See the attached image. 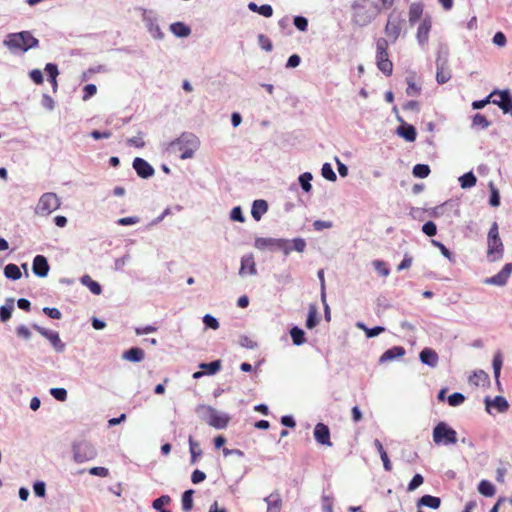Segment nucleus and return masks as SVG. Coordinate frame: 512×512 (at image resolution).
Masks as SVG:
<instances>
[{"label": "nucleus", "instance_id": "2", "mask_svg": "<svg viewBox=\"0 0 512 512\" xmlns=\"http://www.w3.org/2000/svg\"><path fill=\"white\" fill-rule=\"evenodd\" d=\"M4 45L11 52H26L31 48H36L39 45V40L35 38L31 32L22 31L18 33H11L4 40Z\"/></svg>", "mask_w": 512, "mask_h": 512}, {"label": "nucleus", "instance_id": "20", "mask_svg": "<svg viewBox=\"0 0 512 512\" xmlns=\"http://www.w3.org/2000/svg\"><path fill=\"white\" fill-rule=\"evenodd\" d=\"M267 504V512H280L282 507V499L278 492L271 493L264 498Z\"/></svg>", "mask_w": 512, "mask_h": 512}, {"label": "nucleus", "instance_id": "43", "mask_svg": "<svg viewBox=\"0 0 512 512\" xmlns=\"http://www.w3.org/2000/svg\"><path fill=\"white\" fill-rule=\"evenodd\" d=\"M290 335L293 343L297 346L302 345L306 341L304 331L298 327H293L290 330Z\"/></svg>", "mask_w": 512, "mask_h": 512}, {"label": "nucleus", "instance_id": "44", "mask_svg": "<svg viewBox=\"0 0 512 512\" xmlns=\"http://www.w3.org/2000/svg\"><path fill=\"white\" fill-rule=\"evenodd\" d=\"M502 364H503V359H502V355L501 353H496L493 357V362H492V365H493V371H494V376H495V379L496 381L499 383V376H500V371H501V368H502Z\"/></svg>", "mask_w": 512, "mask_h": 512}, {"label": "nucleus", "instance_id": "42", "mask_svg": "<svg viewBox=\"0 0 512 512\" xmlns=\"http://www.w3.org/2000/svg\"><path fill=\"white\" fill-rule=\"evenodd\" d=\"M490 121L481 113H476L472 118V126L486 129L490 126Z\"/></svg>", "mask_w": 512, "mask_h": 512}, {"label": "nucleus", "instance_id": "47", "mask_svg": "<svg viewBox=\"0 0 512 512\" xmlns=\"http://www.w3.org/2000/svg\"><path fill=\"white\" fill-rule=\"evenodd\" d=\"M321 173L322 176L329 181H335L337 179V176L329 163H325L322 166Z\"/></svg>", "mask_w": 512, "mask_h": 512}, {"label": "nucleus", "instance_id": "19", "mask_svg": "<svg viewBox=\"0 0 512 512\" xmlns=\"http://www.w3.org/2000/svg\"><path fill=\"white\" fill-rule=\"evenodd\" d=\"M420 360L422 363L430 366L436 367L439 361L438 354L431 348H424L420 352Z\"/></svg>", "mask_w": 512, "mask_h": 512}, {"label": "nucleus", "instance_id": "24", "mask_svg": "<svg viewBox=\"0 0 512 512\" xmlns=\"http://www.w3.org/2000/svg\"><path fill=\"white\" fill-rule=\"evenodd\" d=\"M405 354V349L401 346H395L386 350L380 357V363L402 357Z\"/></svg>", "mask_w": 512, "mask_h": 512}, {"label": "nucleus", "instance_id": "48", "mask_svg": "<svg viewBox=\"0 0 512 512\" xmlns=\"http://www.w3.org/2000/svg\"><path fill=\"white\" fill-rule=\"evenodd\" d=\"M312 180V175L308 172L303 173L299 177V182L301 184L302 189L305 192H309L312 189V186L310 184V181Z\"/></svg>", "mask_w": 512, "mask_h": 512}, {"label": "nucleus", "instance_id": "58", "mask_svg": "<svg viewBox=\"0 0 512 512\" xmlns=\"http://www.w3.org/2000/svg\"><path fill=\"white\" fill-rule=\"evenodd\" d=\"M45 71L48 74V80H54V78H57L59 71L55 64L48 63L45 67Z\"/></svg>", "mask_w": 512, "mask_h": 512}, {"label": "nucleus", "instance_id": "51", "mask_svg": "<svg viewBox=\"0 0 512 512\" xmlns=\"http://www.w3.org/2000/svg\"><path fill=\"white\" fill-rule=\"evenodd\" d=\"M424 482V478L421 474H415L410 483L408 484V491H414Z\"/></svg>", "mask_w": 512, "mask_h": 512}, {"label": "nucleus", "instance_id": "62", "mask_svg": "<svg viewBox=\"0 0 512 512\" xmlns=\"http://www.w3.org/2000/svg\"><path fill=\"white\" fill-rule=\"evenodd\" d=\"M333 226L331 221H323V220H316L313 223V227L316 231H321L324 229H329Z\"/></svg>", "mask_w": 512, "mask_h": 512}, {"label": "nucleus", "instance_id": "37", "mask_svg": "<svg viewBox=\"0 0 512 512\" xmlns=\"http://www.w3.org/2000/svg\"><path fill=\"white\" fill-rule=\"evenodd\" d=\"M317 313L318 311L316 305H310L306 320V327L308 329H313L318 324Z\"/></svg>", "mask_w": 512, "mask_h": 512}, {"label": "nucleus", "instance_id": "25", "mask_svg": "<svg viewBox=\"0 0 512 512\" xmlns=\"http://www.w3.org/2000/svg\"><path fill=\"white\" fill-rule=\"evenodd\" d=\"M144 350L139 347H133L123 353V358L131 362H140L144 359Z\"/></svg>", "mask_w": 512, "mask_h": 512}, {"label": "nucleus", "instance_id": "32", "mask_svg": "<svg viewBox=\"0 0 512 512\" xmlns=\"http://www.w3.org/2000/svg\"><path fill=\"white\" fill-rule=\"evenodd\" d=\"M478 491L480 494L486 497H492L495 495V487L488 480H482L478 485Z\"/></svg>", "mask_w": 512, "mask_h": 512}, {"label": "nucleus", "instance_id": "4", "mask_svg": "<svg viewBox=\"0 0 512 512\" xmlns=\"http://www.w3.org/2000/svg\"><path fill=\"white\" fill-rule=\"evenodd\" d=\"M197 411L201 413V419L211 427L216 429H224L229 424V416L218 412L211 406H199Z\"/></svg>", "mask_w": 512, "mask_h": 512}, {"label": "nucleus", "instance_id": "6", "mask_svg": "<svg viewBox=\"0 0 512 512\" xmlns=\"http://www.w3.org/2000/svg\"><path fill=\"white\" fill-rule=\"evenodd\" d=\"M405 20L402 17V13L393 10L389 15L387 19V23L384 28V32L387 36V38L392 42L395 43L402 31V26L404 24Z\"/></svg>", "mask_w": 512, "mask_h": 512}, {"label": "nucleus", "instance_id": "33", "mask_svg": "<svg viewBox=\"0 0 512 512\" xmlns=\"http://www.w3.org/2000/svg\"><path fill=\"white\" fill-rule=\"evenodd\" d=\"M81 283L87 286L95 295H99L102 291L100 284L94 281L89 275H84L81 278Z\"/></svg>", "mask_w": 512, "mask_h": 512}, {"label": "nucleus", "instance_id": "15", "mask_svg": "<svg viewBox=\"0 0 512 512\" xmlns=\"http://www.w3.org/2000/svg\"><path fill=\"white\" fill-rule=\"evenodd\" d=\"M133 168L137 175L143 179H147L154 175V168L144 159L136 157L133 160Z\"/></svg>", "mask_w": 512, "mask_h": 512}, {"label": "nucleus", "instance_id": "31", "mask_svg": "<svg viewBox=\"0 0 512 512\" xmlns=\"http://www.w3.org/2000/svg\"><path fill=\"white\" fill-rule=\"evenodd\" d=\"M398 134L409 142H413L416 139V130L412 125H402L397 130Z\"/></svg>", "mask_w": 512, "mask_h": 512}, {"label": "nucleus", "instance_id": "28", "mask_svg": "<svg viewBox=\"0 0 512 512\" xmlns=\"http://www.w3.org/2000/svg\"><path fill=\"white\" fill-rule=\"evenodd\" d=\"M469 382L475 386H486L489 384V376L483 370H479L470 376Z\"/></svg>", "mask_w": 512, "mask_h": 512}, {"label": "nucleus", "instance_id": "55", "mask_svg": "<svg viewBox=\"0 0 512 512\" xmlns=\"http://www.w3.org/2000/svg\"><path fill=\"white\" fill-rule=\"evenodd\" d=\"M203 322H204V324H205L207 327H209V328H211V329H213V330H216V329H218V328H219V322H218V320H217L215 317H213V316H211V315H209V314H206V315L203 317Z\"/></svg>", "mask_w": 512, "mask_h": 512}, {"label": "nucleus", "instance_id": "14", "mask_svg": "<svg viewBox=\"0 0 512 512\" xmlns=\"http://www.w3.org/2000/svg\"><path fill=\"white\" fill-rule=\"evenodd\" d=\"M316 442L320 445L332 446L329 427L324 423H317L313 431Z\"/></svg>", "mask_w": 512, "mask_h": 512}, {"label": "nucleus", "instance_id": "38", "mask_svg": "<svg viewBox=\"0 0 512 512\" xmlns=\"http://www.w3.org/2000/svg\"><path fill=\"white\" fill-rule=\"evenodd\" d=\"M189 447L191 453V463L194 464L197 462V459L201 456L202 451L200 449L199 443L196 442L192 436L189 437Z\"/></svg>", "mask_w": 512, "mask_h": 512}, {"label": "nucleus", "instance_id": "35", "mask_svg": "<svg viewBox=\"0 0 512 512\" xmlns=\"http://www.w3.org/2000/svg\"><path fill=\"white\" fill-rule=\"evenodd\" d=\"M4 274L7 278L12 280H18L21 278V271L16 264L10 263L5 266Z\"/></svg>", "mask_w": 512, "mask_h": 512}, {"label": "nucleus", "instance_id": "22", "mask_svg": "<svg viewBox=\"0 0 512 512\" xmlns=\"http://www.w3.org/2000/svg\"><path fill=\"white\" fill-rule=\"evenodd\" d=\"M267 210L268 204L265 200H255L252 204L251 215L256 221H259Z\"/></svg>", "mask_w": 512, "mask_h": 512}, {"label": "nucleus", "instance_id": "59", "mask_svg": "<svg viewBox=\"0 0 512 512\" xmlns=\"http://www.w3.org/2000/svg\"><path fill=\"white\" fill-rule=\"evenodd\" d=\"M294 25L300 30V31H306L308 27V21L305 17L302 16H296L294 18Z\"/></svg>", "mask_w": 512, "mask_h": 512}, {"label": "nucleus", "instance_id": "50", "mask_svg": "<svg viewBox=\"0 0 512 512\" xmlns=\"http://www.w3.org/2000/svg\"><path fill=\"white\" fill-rule=\"evenodd\" d=\"M171 501V498L170 496L168 495H163L157 499H155L153 501V504H152V507L155 509V510H163L162 507L166 504H169Z\"/></svg>", "mask_w": 512, "mask_h": 512}, {"label": "nucleus", "instance_id": "49", "mask_svg": "<svg viewBox=\"0 0 512 512\" xmlns=\"http://www.w3.org/2000/svg\"><path fill=\"white\" fill-rule=\"evenodd\" d=\"M464 401H465L464 395L461 393H458V392L453 393L452 395H450L448 397V403L450 406H453V407L461 405Z\"/></svg>", "mask_w": 512, "mask_h": 512}, {"label": "nucleus", "instance_id": "16", "mask_svg": "<svg viewBox=\"0 0 512 512\" xmlns=\"http://www.w3.org/2000/svg\"><path fill=\"white\" fill-rule=\"evenodd\" d=\"M372 21V16L368 14L364 6L353 5V22L358 26H366Z\"/></svg>", "mask_w": 512, "mask_h": 512}, {"label": "nucleus", "instance_id": "11", "mask_svg": "<svg viewBox=\"0 0 512 512\" xmlns=\"http://www.w3.org/2000/svg\"><path fill=\"white\" fill-rule=\"evenodd\" d=\"M491 103L497 105L504 114H510L512 116V96L509 91L494 90L490 93Z\"/></svg>", "mask_w": 512, "mask_h": 512}, {"label": "nucleus", "instance_id": "12", "mask_svg": "<svg viewBox=\"0 0 512 512\" xmlns=\"http://www.w3.org/2000/svg\"><path fill=\"white\" fill-rule=\"evenodd\" d=\"M32 327L34 330H36L40 335L45 337L51 343L52 347L56 352L62 353L65 350V344L60 339L59 333L57 331H50L37 324H33Z\"/></svg>", "mask_w": 512, "mask_h": 512}, {"label": "nucleus", "instance_id": "41", "mask_svg": "<svg viewBox=\"0 0 512 512\" xmlns=\"http://www.w3.org/2000/svg\"><path fill=\"white\" fill-rule=\"evenodd\" d=\"M460 185L462 188H471L475 186L477 182L476 176L472 172L465 173L459 178Z\"/></svg>", "mask_w": 512, "mask_h": 512}, {"label": "nucleus", "instance_id": "60", "mask_svg": "<svg viewBox=\"0 0 512 512\" xmlns=\"http://www.w3.org/2000/svg\"><path fill=\"white\" fill-rule=\"evenodd\" d=\"M230 217L234 221H238V222H244L245 221V218L243 216L242 210H241V208L239 206L234 207L231 210Z\"/></svg>", "mask_w": 512, "mask_h": 512}, {"label": "nucleus", "instance_id": "39", "mask_svg": "<svg viewBox=\"0 0 512 512\" xmlns=\"http://www.w3.org/2000/svg\"><path fill=\"white\" fill-rule=\"evenodd\" d=\"M193 490H187L182 495V509L184 512H189L193 508Z\"/></svg>", "mask_w": 512, "mask_h": 512}, {"label": "nucleus", "instance_id": "40", "mask_svg": "<svg viewBox=\"0 0 512 512\" xmlns=\"http://www.w3.org/2000/svg\"><path fill=\"white\" fill-rule=\"evenodd\" d=\"M9 304L0 307V320L6 322L11 318L12 311L14 309V300L9 299Z\"/></svg>", "mask_w": 512, "mask_h": 512}, {"label": "nucleus", "instance_id": "29", "mask_svg": "<svg viewBox=\"0 0 512 512\" xmlns=\"http://www.w3.org/2000/svg\"><path fill=\"white\" fill-rule=\"evenodd\" d=\"M440 504V498L431 495H424L418 500L417 506H426L432 509H437L439 508Z\"/></svg>", "mask_w": 512, "mask_h": 512}, {"label": "nucleus", "instance_id": "5", "mask_svg": "<svg viewBox=\"0 0 512 512\" xmlns=\"http://www.w3.org/2000/svg\"><path fill=\"white\" fill-rule=\"evenodd\" d=\"M389 43L385 38H379L376 41V62L378 69L386 76H390L393 72V63L389 59L388 54Z\"/></svg>", "mask_w": 512, "mask_h": 512}, {"label": "nucleus", "instance_id": "7", "mask_svg": "<svg viewBox=\"0 0 512 512\" xmlns=\"http://www.w3.org/2000/svg\"><path fill=\"white\" fill-rule=\"evenodd\" d=\"M433 441L438 445L456 444L457 432L449 427L445 422H440L433 430Z\"/></svg>", "mask_w": 512, "mask_h": 512}, {"label": "nucleus", "instance_id": "10", "mask_svg": "<svg viewBox=\"0 0 512 512\" xmlns=\"http://www.w3.org/2000/svg\"><path fill=\"white\" fill-rule=\"evenodd\" d=\"M74 460L78 463H83L94 459L97 456V451L94 446L87 441H80L73 445Z\"/></svg>", "mask_w": 512, "mask_h": 512}, {"label": "nucleus", "instance_id": "27", "mask_svg": "<svg viewBox=\"0 0 512 512\" xmlns=\"http://www.w3.org/2000/svg\"><path fill=\"white\" fill-rule=\"evenodd\" d=\"M451 78V72L446 67L445 63H439L437 61V73H436V80L439 84H444L448 82Z\"/></svg>", "mask_w": 512, "mask_h": 512}, {"label": "nucleus", "instance_id": "9", "mask_svg": "<svg viewBox=\"0 0 512 512\" xmlns=\"http://www.w3.org/2000/svg\"><path fill=\"white\" fill-rule=\"evenodd\" d=\"M60 207V200L55 193H44L36 206V213L40 215H49Z\"/></svg>", "mask_w": 512, "mask_h": 512}, {"label": "nucleus", "instance_id": "36", "mask_svg": "<svg viewBox=\"0 0 512 512\" xmlns=\"http://www.w3.org/2000/svg\"><path fill=\"white\" fill-rule=\"evenodd\" d=\"M199 367L204 370V374L214 375L221 369V361L216 360L210 363H201Z\"/></svg>", "mask_w": 512, "mask_h": 512}, {"label": "nucleus", "instance_id": "52", "mask_svg": "<svg viewBox=\"0 0 512 512\" xmlns=\"http://www.w3.org/2000/svg\"><path fill=\"white\" fill-rule=\"evenodd\" d=\"M50 393L56 400L65 401L67 399V391L64 388H52Z\"/></svg>", "mask_w": 512, "mask_h": 512}, {"label": "nucleus", "instance_id": "8", "mask_svg": "<svg viewBox=\"0 0 512 512\" xmlns=\"http://www.w3.org/2000/svg\"><path fill=\"white\" fill-rule=\"evenodd\" d=\"M254 246L258 250L279 249L285 255L292 251V248L288 246V240L285 239L258 237L255 239Z\"/></svg>", "mask_w": 512, "mask_h": 512}, {"label": "nucleus", "instance_id": "3", "mask_svg": "<svg viewBox=\"0 0 512 512\" xmlns=\"http://www.w3.org/2000/svg\"><path fill=\"white\" fill-rule=\"evenodd\" d=\"M504 255V245L499 236V227L497 222H493L487 235V258L490 262L502 259Z\"/></svg>", "mask_w": 512, "mask_h": 512}, {"label": "nucleus", "instance_id": "30", "mask_svg": "<svg viewBox=\"0 0 512 512\" xmlns=\"http://www.w3.org/2000/svg\"><path fill=\"white\" fill-rule=\"evenodd\" d=\"M170 30L177 37H187L191 33V29L183 22H175L171 24Z\"/></svg>", "mask_w": 512, "mask_h": 512}, {"label": "nucleus", "instance_id": "46", "mask_svg": "<svg viewBox=\"0 0 512 512\" xmlns=\"http://www.w3.org/2000/svg\"><path fill=\"white\" fill-rule=\"evenodd\" d=\"M406 94L408 96H418L421 93V87L418 86L412 77L407 78Z\"/></svg>", "mask_w": 512, "mask_h": 512}, {"label": "nucleus", "instance_id": "34", "mask_svg": "<svg viewBox=\"0 0 512 512\" xmlns=\"http://www.w3.org/2000/svg\"><path fill=\"white\" fill-rule=\"evenodd\" d=\"M356 326L363 330L366 334V336L368 338H372V337H375V336H378L379 334H381L382 332L385 331V328L384 327H381V326H376L374 328H368L364 323L362 322H358L356 324Z\"/></svg>", "mask_w": 512, "mask_h": 512}, {"label": "nucleus", "instance_id": "54", "mask_svg": "<svg viewBox=\"0 0 512 512\" xmlns=\"http://www.w3.org/2000/svg\"><path fill=\"white\" fill-rule=\"evenodd\" d=\"M97 92V87L94 84H87L83 88V100H88Z\"/></svg>", "mask_w": 512, "mask_h": 512}, {"label": "nucleus", "instance_id": "18", "mask_svg": "<svg viewBox=\"0 0 512 512\" xmlns=\"http://www.w3.org/2000/svg\"><path fill=\"white\" fill-rule=\"evenodd\" d=\"M431 27L432 23L430 18H425L418 26L416 38L420 45H424L428 42Z\"/></svg>", "mask_w": 512, "mask_h": 512}, {"label": "nucleus", "instance_id": "21", "mask_svg": "<svg viewBox=\"0 0 512 512\" xmlns=\"http://www.w3.org/2000/svg\"><path fill=\"white\" fill-rule=\"evenodd\" d=\"M239 274L240 275L256 274V265H255L254 258L252 255L242 257Z\"/></svg>", "mask_w": 512, "mask_h": 512}, {"label": "nucleus", "instance_id": "61", "mask_svg": "<svg viewBox=\"0 0 512 512\" xmlns=\"http://www.w3.org/2000/svg\"><path fill=\"white\" fill-rule=\"evenodd\" d=\"M89 473L94 476L107 477L109 470L105 467H92L89 469Z\"/></svg>", "mask_w": 512, "mask_h": 512}, {"label": "nucleus", "instance_id": "64", "mask_svg": "<svg viewBox=\"0 0 512 512\" xmlns=\"http://www.w3.org/2000/svg\"><path fill=\"white\" fill-rule=\"evenodd\" d=\"M43 312L52 319H60L62 317L61 312L57 308L44 307Z\"/></svg>", "mask_w": 512, "mask_h": 512}, {"label": "nucleus", "instance_id": "1", "mask_svg": "<svg viewBox=\"0 0 512 512\" xmlns=\"http://www.w3.org/2000/svg\"><path fill=\"white\" fill-rule=\"evenodd\" d=\"M199 145L200 142L197 136L191 133H183L176 141L170 143L169 150L178 154L184 160L192 158Z\"/></svg>", "mask_w": 512, "mask_h": 512}, {"label": "nucleus", "instance_id": "23", "mask_svg": "<svg viewBox=\"0 0 512 512\" xmlns=\"http://www.w3.org/2000/svg\"><path fill=\"white\" fill-rule=\"evenodd\" d=\"M485 404L488 411L491 406L495 407L498 412H506L509 408V404L503 396H496L493 400L486 398Z\"/></svg>", "mask_w": 512, "mask_h": 512}, {"label": "nucleus", "instance_id": "53", "mask_svg": "<svg viewBox=\"0 0 512 512\" xmlns=\"http://www.w3.org/2000/svg\"><path fill=\"white\" fill-rule=\"evenodd\" d=\"M422 231L427 236H434L437 233L436 224L432 221H428L422 226Z\"/></svg>", "mask_w": 512, "mask_h": 512}, {"label": "nucleus", "instance_id": "45", "mask_svg": "<svg viewBox=\"0 0 512 512\" xmlns=\"http://www.w3.org/2000/svg\"><path fill=\"white\" fill-rule=\"evenodd\" d=\"M430 174V167L426 164H417L413 167V175L418 178H426Z\"/></svg>", "mask_w": 512, "mask_h": 512}, {"label": "nucleus", "instance_id": "26", "mask_svg": "<svg viewBox=\"0 0 512 512\" xmlns=\"http://www.w3.org/2000/svg\"><path fill=\"white\" fill-rule=\"evenodd\" d=\"M422 14H423V5L421 3H412L409 6V12H408L409 23L411 25H414L418 20H420V18L422 17Z\"/></svg>", "mask_w": 512, "mask_h": 512}, {"label": "nucleus", "instance_id": "63", "mask_svg": "<svg viewBox=\"0 0 512 512\" xmlns=\"http://www.w3.org/2000/svg\"><path fill=\"white\" fill-rule=\"evenodd\" d=\"M206 479V474L198 469L194 470L191 475V481L194 484H199Z\"/></svg>", "mask_w": 512, "mask_h": 512}, {"label": "nucleus", "instance_id": "56", "mask_svg": "<svg viewBox=\"0 0 512 512\" xmlns=\"http://www.w3.org/2000/svg\"><path fill=\"white\" fill-rule=\"evenodd\" d=\"M258 42L262 49H264L266 51L272 50V47H273L272 42L267 36L260 34L258 36Z\"/></svg>", "mask_w": 512, "mask_h": 512}, {"label": "nucleus", "instance_id": "13", "mask_svg": "<svg viewBox=\"0 0 512 512\" xmlns=\"http://www.w3.org/2000/svg\"><path fill=\"white\" fill-rule=\"evenodd\" d=\"M512 274V263H507L494 276L486 278L483 282L487 285L504 286Z\"/></svg>", "mask_w": 512, "mask_h": 512}, {"label": "nucleus", "instance_id": "17", "mask_svg": "<svg viewBox=\"0 0 512 512\" xmlns=\"http://www.w3.org/2000/svg\"><path fill=\"white\" fill-rule=\"evenodd\" d=\"M49 264L43 255H37L35 256L33 260L32 270L33 273L38 277H46L49 272Z\"/></svg>", "mask_w": 512, "mask_h": 512}, {"label": "nucleus", "instance_id": "57", "mask_svg": "<svg viewBox=\"0 0 512 512\" xmlns=\"http://www.w3.org/2000/svg\"><path fill=\"white\" fill-rule=\"evenodd\" d=\"M432 243L434 246L439 248V250L441 251V253L444 257H446L447 259L452 261V259H453L452 253L449 251V249L444 244H442L441 242L435 241V240H432Z\"/></svg>", "mask_w": 512, "mask_h": 512}]
</instances>
